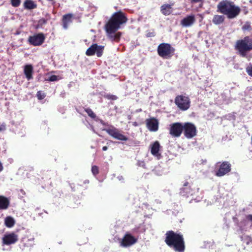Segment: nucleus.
Wrapping results in <instances>:
<instances>
[{
    "instance_id": "58836bf2",
    "label": "nucleus",
    "mask_w": 252,
    "mask_h": 252,
    "mask_svg": "<svg viewBox=\"0 0 252 252\" xmlns=\"http://www.w3.org/2000/svg\"><path fill=\"white\" fill-rule=\"evenodd\" d=\"M97 121H99V122H100V123L101 124H102V125H105V123H104V121H103V120H100V119H99V120H98Z\"/></svg>"
},
{
    "instance_id": "5701e85b",
    "label": "nucleus",
    "mask_w": 252,
    "mask_h": 252,
    "mask_svg": "<svg viewBox=\"0 0 252 252\" xmlns=\"http://www.w3.org/2000/svg\"><path fill=\"white\" fill-rule=\"evenodd\" d=\"M15 220L14 219L8 216L5 218L4 220V224L5 225L9 228L12 227L14 226L15 224Z\"/></svg>"
},
{
    "instance_id": "e433bc0d",
    "label": "nucleus",
    "mask_w": 252,
    "mask_h": 252,
    "mask_svg": "<svg viewBox=\"0 0 252 252\" xmlns=\"http://www.w3.org/2000/svg\"><path fill=\"white\" fill-rule=\"evenodd\" d=\"M252 91V86L248 87L246 90V93H249Z\"/></svg>"
},
{
    "instance_id": "473e14b6",
    "label": "nucleus",
    "mask_w": 252,
    "mask_h": 252,
    "mask_svg": "<svg viewBox=\"0 0 252 252\" xmlns=\"http://www.w3.org/2000/svg\"><path fill=\"white\" fill-rule=\"evenodd\" d=\"M37 96L38 99H42L45 97V95L44 94H42L40 91H38L37 93Z\"/></svg>"
},
{
    "instance_id": "c756f323",
    "label": "nucleus",
    "mask_w": 252,
    "mask_h": 252,
    "mask_svg": "<svg viewBox=\"0 0 252 252\" xmlns=\"http://www.w3.org/2000/svg\"><path fill=\"white\" fill-rule=\"evenodd\" d=\"M59 77L55 75H51L47 80L51 82L56 81L59 80Z\"/></svg>"
},
{
    "instance_id": "4468645a",
    "label": "nucleus",
    "mask_w": 252,
    "mask_h": 252,
    "mask_svg": "<svg viewBox=\"0 0 252 252\" xmlns=\"http://www.w3.org/2000/svg\"><path fill=\"white\" fill-rule=\"evenodd\" d=\"M137 239L130 234H126L121 242V246L123 247H129L135 244Z\"/></svg>"
},
{
    "instance_id": "2f4dec72",
    "label": "nucleus",
    "mask_w": 252,
    "mask_h": 252,
    "mask_svg": "<svg viewBox=\"0 0 252 252\" xmlns=\"http://www.w3.org/2000/svg\"><path fill=\"white\" fill-rule=\"evenodd\" d=\"M105 97L108 99L116 100L117 99V97L115 95L107 94L105 95Z\"/></svg>"
},
{
    "instance_id": "7ed1b4c3",
    "label": "nucleus",
    "mask_w": 252,
    "mask_h": 252,
    "mask_svg": "<svg viewBox=\"0 0 252 252\" xmlns=\"http://www.w3.org/2000/svg\"><path fill=\"white\" fill-rule=\"evenodd\" d=\"M217 11L225 15L229 19H233L237 16L241 9L236 6L233 2L228 0H224L220 2L217 5Z\"/></svg>"
},
{
    "instance_id": "dca6fc26",
    "label": "nucleus",
    "mask_w": 252,
    "mask_h": 252,
    "mask_svg": "<svg viewBox=\"0 0 252 252\" xmlns=\"http://www.w3.org/2000/svg\"><path fill=\"white\" fill-rule=\"evenodd\" d=\"M147 128L151 131H157L158 130V121L153 118L147 119L146 121Z\"/></svg>"
},
{
    "instance_id": "9b49d317",
    "label": "nucleus",
    "mask_w": 252,
    "mask_h": 252,
    "mask_svg": "<svg viewBox=\"0 0 252 252\" xmlns=\"http://www.w3.org/2000/svg\"><path fill=\"white\" fill-rule=\"evenodd\" d=\"M231 170V164L227 161L223 162L220 166V168L216 171L215 175L218 177H221Z\"/></svg>"
},
{
    "instance_id": "ea45409f",
    "label": "nucleus",
    "mask_w": 252,
    "mask_h": 252,
    "mask_svg": "<svg viewBox=\"0 0 252 252\" xmlns=\"http://www.w3.org/2000/svg\"><path fill=\"white\" fill-rule=\"evenodd\" d=\"M118 179L119 180H124V178L122 176H119L118 177Z\"/></svg>"
},
{
    "instance_id": "4be33fe9",
    "label": "nucleus",
    "mask_w": 252,
    "mask_h": 252,
    "mask_svg": "<svg viewBox=\"0 0 252 252\" xmlns=\"http://www.w3.org/2000/svg\"><path fill=\"white\" fill-rule=\"evenodd\" d=\"M224 20V17L222 15H215L212 19L213 23L216 25L222 24Z\"/></svg>"
},
{
    "instance_id": "c9c22d12",
    "label": "nucleus",
    "mask_w": 252,
    "mask_h": 252,
    "mask_svg": "<svg viewBox=\"0 0 252 252\" xmlns=\"http://www.w3.org/2000/svg\"><path fill=\"white\" fill-rule=\"evenodd\" d=\"M246 218L248 220L252 222V215H248L247 216Z\"/></svg>"
},
{
    "instance_id": "aec40b11",
    "label": "nucleus",
    "mask_w": 252,
    "mask_h": 252,
    "mask_svg": "<svg viewBox=\"0 0 252 252\" xmlns=\"http://www.w3.org/2000/svg\"><path fill=\"white\" fill-rule=\"evenodd\" d=\"M10 204L9 199L3 196L0 195V210L7 209Z\"/></svg>"
},
{
    "instance_id": "ddd939ff",
    "label": "nucleus",
    "mask_w": 252,
    "mask_h": 252,
    "mask_svg": "<svg viewBox=\"0 0 252 252\" xmlns=\"http://www.w3.org/2000/svg\"><path fill=\"white\" fill-rule=\"evenodd\" d=\"M158 141H156L150 145L151 153L153 156L158 159L161 158L160 150L161 149Z\"/></svg>"
},
{
    "instance_id": "f704fd0d",
    "label": "nucleus",
    "mask_w": 252,
    "mask_h": 252,
    "mask_svg": "<svg viewBox=\"0 0 252 252\" xmlns=\"http://www.w3.org/2000/svg\"><path fill=\"white\" fill-rule=\"evenodd\" d=\"M63 28L64 29H67L68 28V23H66V22H63Z\"/></svg>"
},
{
    "instance_id": "393cba45",
    "label": "nucleus",
    "mask_w": 252,
    "mask_h": 252,
    "mask_svg": "<svg viewBox=\"0 0 252 252\" xmlns=\"http://www.w3.org/2000/svg\"><path fill=\"white\" fill-rule=\"evenodd\" d=\"M85 112L87 113L89 117L94 119L95 121H97L99 120V118L96 116V115L94 113L91 109L89 108H86L85 109Z\"/></svg>"
},
{
    "instance_id": "f8f14e48",
    "label": "nucleus",
    "mask_w": 252,
    "mask_h": 252,
    "mask_svg": "<svg viewBox=\"0 0 252 252\" xmlns=\"http://www.w3.org/2000/svg\"><path fill=\"white\" fill-rule=\"evenodd\" d=\"M183 130V126L179 123L170 125V134L173 137H179Z\"/></svg>"
},
{
    "instance_id": "a19ab883",
    "label": "nucleus",
    "mask_w": 252,
    "mask_h": 252,
    "mask_svg": "<svg viewBox=\"0 0 252 252\" xmlns=\"http://www.w3.org/2000/svg\"><path fill=\"white\" fill-rule=\"evenodd\" d=\"M108 149V147L107 146H104L102 147L103 151H106Z\"/></svg>"
},
{
    "instance_id": "f257e3e1",
    "label": "nucleus",
    "mask_w": 252,
    "mask_h": 252,
    "mask_svg": "<svg viewBox=\"0 0 252 252\" xmlns=\"http://www.w3.org/2000/svg\"><path fill=\"white\" fill-rule=\"evenodd\" d=\"M126 21L127 18L122 12H116L113 15L105 25V30L109 37L112 40H119L121 34L115 33V32L120 28L121 25L126 23Z\"/></svg>"
},
{
    "instance_id": "423d86ee",
    "label": "nucleus",
    "mask_w": 252,
    "mask_h": 252,
    "mask_svg": "<svg viewBox=\"0 0 252 252\" xmlns=\"http://www.w3.org/2000/svg\"><path fill=\"white\" fill-rule=\"evenodd\" d=\"M175 103L180 109L185 111L189 108L190 101L189 97L180 95L176 97Z\"/></svg>"
},
{
    "instance_id": "20e7f679",
    "label": "nucleus",
    "mask_w": 252,
    "mask_h": 252,
    "mask_svg": "<svg viewBox=\"0 0 252 252\" xmlns=\"http://www.w3.org/2000/svg\"><path fill=\"white\" fill-rule=\"evenodd\" d=\"M235 48L242 57L247 58L248 53L252 50V38L246 36L237 41Z\"/></svg>"
},
{
    "instance_id": "a211bd4d",
    "label": "nucleus",
    "mask_w": 252,
    "mask_h": 252,
    "mask_svg": "<svg viewBox=\"0 0 252 252\" xmlns=\"http://www.w3.org/2000/svg\"><path fill=\"white\" fill-rule=\"evenodd\" d=\"M180 194L182 196H189L193 194V190L191 189L189 184L185 182L183 184V187L180 189Z\"/></svg>"
},
{
    "instance_id": "49530a36",
    "label": "nucleus",
    "mask_w": 252,
    "mask_h": 252,
    "mask_svg": "<svg viewBox=\"0 0 252 252\" xmlns=\"http://www.w3.org/2000/svg\"><path fill=\"white\" fill-rule=\"evenodd\" d=\"M2 130V128H1V126H0V132Z\"/></svg>"
},
{
    "instance_id": "412c9836",
    "label": "nucleus",
    "mask_w": 252,
    "mask_h": 252,
    "mask_svg": "<svg viewBox=\"0 0 252 252\" xmlns=\"http://www.w3.org/2000/svg\"><path fill=\"white\" fill-rule=\"evenodd\" d=\"M172 11V5L167 4L161 6V12L164 15H169Z\"/></svg>"
},
{
    "instance_id": "0eeeda50",
    "label": "nucleus",
    "mask_w": 252,
    "mask_h": 252,
    "mask_svg": "<svg viewBox=\"0 0 252 252\" xmlns=\"http://www.w3.org/2000/svg\"><path fill=\"white\" fill-rule=\"evenodd\" d=\"M103 130H105L108 134L115 139L124 141L128 140V138L126 136L122 134L118 129L114 126H112L109 128H105Z\"/></svg>"
},
{
    "instance_id": "cd10ccee",
    "label": "nucleus",
    "mask_w": 252,
    "mask_h": 252,
    "mask_svg": "<svg viewBox=\"0 0 252 252\" xmlns=\"http://www.w3.org/2000/svg\"><path fill=\"white\" fill-rule=\"evenodd\" d=\"M11 3L13 7H18L21 3V0H11Z\"/></svg>"
},
{
    "instance_id": "c85d7f7f",
    "label": "nucleus",
    "mask_w": 252,
    "mask_h": 252,
    "mask_svg": "<svg viewBox=\"0 0 252 252\" xmlns=\"http://www.w3.org/2000/svg\"><path fill=\"white\" fill-rule=\"evenodd\" d=\"M92 172L94 175L95 176L98 173V168L96 165L92 167Z\"/></svg>"
},
{
    "instance_id": "a878e982",
    "label": "nucleus",
    "mask_w": 252,
    "mask_h": 252,
    "mask_svg": "<svg viewBox=\"0 0 252 252\" xmlns=\"http://www.w3.org/2000/svg\"><path fill=\"white\" fill-rule=\"evenodd\" d=\"M72 15L71 14H67L63 15V22H66V23H70L71 22V18Z\"/></svg>"
},
{
    "instance_id": "7c9ffc66",
    "label": "nucleus",
    "mask_w": 252,
    "mask_h": 252,
    "mask_svg": "<svg viewBox=\"0 0 252 252\" xmlns=\"http://www.w3.org/2000/svg\"><path fill=\"white\" fill-rule=\"evenodd\" d=\"M246 71L250 76H252V65L251 63L247 67Z\"/></svg>"
},
{
    "instance_id": "4c0bfd02",
    "label": "nucleus",
    "mask_w": 252,
    "mask_h": 252,
    "mask_svg": "<svg viewBox=\"0 0 252 252\" xmlns=\"http://www.w3.org/2000/svg\"><path fill=\"white\" fill-rule=\"evenodd\" d=\"M2 170H3V166H2V165L1 163V162L0 161V172H1Z\"/></svg>"
},
{
    "instance_id": "2eb2a0df",
    "label": "nucleus",
    "mask_w": 252,
    "mask_h": 252,
    "mask_svg": "<svg viewBox=\"0 0 252 252\" xmlns=\"http://www.w3.org/2000/svg\"><path fill=\"white\" fill-rule=\"evenodd\" d=\"M18 239L17 235L14 233L6 234L2 238V243L4 245H9L16 243Z\"/></svg>"
},
{
    "instance_id": "f03ea898",
    "label": "nucleus",
    "mask_w": 252,
    "mask_h": 252,
    "mask_svg": "<svg viewBox=\"0 0 252 252\" xmlns=\"http://www.w3.org/2000/svg\"><path fill=\"white\" fill-rule=\"evenodd\" d=\"M165 235V242L170 248L178 252L184 251L185 244L182 235L173 231H167Z\"/></svg>"
},
{
    "instance_id": "79ce46f5",
    "label": "nucleus",
    "mask_w": 252,
    "mask_h": 252,
    "mask_svg": "<svg viewBox=\"0 0 252 252\" xmlns=\"http://www.w3.org/2000/svg\"><path fill=\"white\" fill-rule=\"evenodd\" d=\"M243 29H248L247 26H246V27H245V26H244V27H243Z\"/></svg>"
},
{
    "instance_id": "bb28decb",
    "label": "nucleus",
    "mask_w": 252,
    "mask_h": 252,
    "mask_svg": "<svg viewBox=\"0 0 252 252\" xmlns=\"http://www.w3.org/2000/svg\"><path fill=\"white\" fill-rule=\"evenodd\" d=\"M242 240L245 243H246L247 245H249L252 242V239L251 237L249 236H244L242 237Z\"/></svg>"
},
{
    "instance_id": "c03bdc74",
    "label": "nucleus",
    "mask_w": 252,
    "mask_h": 252,
    "mask_svg": "<svg viewBox=\"0 0 252 252\" xmlns=\"http://www.w3.org/2000/svg\"><path fill=\"white\" fill-rule=\"evenodd\" d=\"M249 2L252 5V0H250Z\"/></svg>"
},
{
    "instance_id": "6e6552de",
    "label": "nucleus",
    "mask_w": 252,
    "mask_h": 252,
    "mask_svg": "<svg viewBox=\"0 0 252 252\" xmlns=\"http://www.w3.org/2000/svg\"><path fill=\"white\" fill-rule=\"evenodd\" d=\"M45 36L42 33H39L29 37L28 41L29 43L33 46L41 45L44 41Z\"/></svg>"
},
{
    "instance_id": "a18cd8bd",
    "label": "nucleus",
    "mask_w": 252,
    "mask_h": 252,
    "mask_svg": "<svg viewBox=\"0 0 252 252\" xmlns=\"http://www.w3.org/2000/svg\"><path fill=\"white\" fill-rule=\"evenodd\" d=\"M140 165H141V166L144 165V162H142V164H140Z\"/></svg>"
},
{
    "instance_id": "6ab92c4d",
    "label": "nucleus",
    "mask_w": 252,
    "mask_h": 252,
    "mask_svg": "<svg viewBox=\"0 0 252 252\" xmlns=\"http://www.w3.org/2000/svg\"><path fill=\"white\" fill-rule=\"evenodd\" d=\"M24 73L28 80L32 79L33 66L31 64L25 65Z\"/></svg>"
},
{
    "instance_id": "1a4fd4ad",
    "label": "nucleus",
    "mask_w": 252,
    "mask_h": 252,
    "mask_svg": "<svg viewBox=\"0 0 252 252\" xmlns=\"http://www.w3.org/2000/svg\"><path fill=\"white\" fill-rule=\"evenodd\" d=\"M103 49L104 46H98L96 44H94L87 50L86 54L87 56H91L96 53L97 56L100 57L102 55Z\"/></svg>"
},
{
    "instance_id": "b1692460",
    "label": "nucleus",
    "mask_w": 252,
    "mask_h": 252,
    "mask_svg": "<svg viewBox=\"0 0 252 252\" xmlns=\"http://www.w3.org/2000/svg\"><path fill=\"white\" fill-rule=\"evenodd\" d=\"M24 7L26 9H32L36 7V5L31 0H26L24 2Z\"/></svg>"
},
{
    "instance_id": "f3484780",
    "label": "nucleus",
    "mask_w": 252,
    "mask_h": 252,
    "mask_svg": "<svg viewBox=\"0 0 252 252\" xmlns=\"http://www.w3.org/2000/svg\"><path fill=\"white\" fill-rule=\"evenodd\" d=\"M195 16L193 14L188 15L181 21V24L183 27H189L191 26L195 22Z\"/></svg>"
},
{
    "instance_id": "37998d69",
    "label": "nucleus",
    "mask_w": 252,
    "mask_h": 252,
    "mask_svg": "<svg viewBox=\"0 0 252 252\" xmlns=\"http://www.w3.org/2000/svg\"><path fill=\"white\" fill-rule=\"evenodd\" d=\"M243 29H248L247 26H246V27H245V26H244V27H243Z\"/></svg>"
},
{
    "instance_id": "39448f33",
    "label": "nucleus",
    "mask_w": 252,
    "mask_h": 252,
    "mask_svg": "<svg viewBox=\"0 0 252 252\" xmlns=\"http://www.w3.org/2000/svg\"><path fill=\"white\" fill-rule=\"evenodd\" d=\"M175 50L170 44L166 43H160L157 48L158 55L164 59H170L174 54Z\"/></svg>"
},
{
    "instance_id": "9d476101",
    "label": "nucleus",
    "mask_w": 252,
    "mask_h": 252,
    "mask_svg": "<svg viewBox=\"0 0 252 252\" xmlns=\"http://www.w3.org/2000/svg\"><path fill=\"white\" fill-rule=\"evenodd\" d=\"M183 126L184 135L188 138H191L196 135V127L191 123H186Z\"/></svg>"
},
{
    "instance_id": "72a5a7b5",
    "label": "nucleus",
    "mask_w": 252,
    "mask_h": 252,
    "mask_svg": "<svg viewBox=\"0 0 252 252\" xmlns=\"http://www.w3.org/2000/svg\"><path fill=\"white\" fill-rule=\"evenodd\" d=\"M155 35L154 32H149L147 33L146 36L147 37H153Z\"/></svg>"
}]
</instances>
